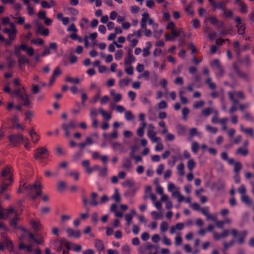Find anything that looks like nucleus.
Wrapping results in <instances>:
<instances>
[{
	"label": "nucleus",
	"instance_id": "7ed1b4c3",
	"mask_svg": "<svg viewBox=\"0 0 254 254\" xmlns=\"http://www.w3.org/2000/svg\"><path fill=\"white\" fill-rule=\"evenodd\" d=\"M61 127L65 132V136L69 137L70 135V130L76 128L77 122L75 120H72L68 123H64L63 124Z\"/></svg>",
	"mask_w": 254,
	"mask_h": 254
},
{
	"label": "nucleus",
	"instance_id": "9d476101",
	"mask_svg": "<svg viewBox=\"0 0 254 254\" xmlns=\"http://www.w3.org/2000/svg\"><path fill=\"white\" fill-rule=\"evenodd\" d=\"M37 28L36 32L37 34H42L44 36H48L49 34V31L47 28H44L43 25L39 24L38 21L36 22Z\"/></svg>",
	"mask_w": 254,
	"mask_h": 254
},
{
	"label": "nucleus",
	"instance_id": "58836bf2",
	"mask_svg": "<svg viewBox=\"0 0 254 254\" xmlns=\"http://www.w3.org/2000/svg\"><path fill=\"white\" fill-rule=\"evenodd\" d=\"M184 168L185 165L183 163H180L177 165V169L178 172V174L181 176L185 174Z\"/></svg>",
	"mask_w": 254,
	"mask_h": 254
},
{
	"label": "nucleus",
	"instance_id": "f3484780",
	"mask_svg": "<svg viewBox=\"0 0 254 254\" xmlns=\"http://www.w3.org/2000/svg\"><path fill=\"white\" fill-rule=\"evenodd\" d=\"M135 61V58L132 54L131 51H128L127 53V56L125 60V64L126 65L131 64L132 63H134Z\"/></svg>",
	"mask_w": 254,
	"mask_h": 254
},
{
	"label": "nucleus",
	"instance_id": "8fccbe9b",
	"mask_svg": "<svg viewBox=\"0 0 254 254\" xmlns=\"http://www.w3.org/2000/svg\"><path fill=\"white\" fill-rule=\"evenodd\" d=\"M121 250L122 254H130V249L127 245L123 246Z\"/></svg>",
	"mask_w": 254,
	"mask_h": 254
},
{
	"label": "nucleus",
	"instance_id": "4468645a",
	"mask_svg": "<svg viewBox=\"0 0 254 254\" xmlns=\"http://www.w3.org/2000/svg\"><path fill=\"white\" fill-rule=\"evenodd\" d=\"M66 232L68 236L70 237H75L78 238L81 236V232L79 230L74 231L70 228H67L66 229Z\"/></svg>",
	"mask_w": 254,
	"mask_h": 254
},
{
	"label": "nucleus",
	"instance_id": "79ce46f5",
	"mask_svg": "<svg viewBox=\"0 0 254 254\" xmlns=\"http://www.w3.org/2000/svg\"><path fill=\"white\" fill-rule=\"evenodd\" d=\"M205 102L203 100H199L195 102L193 105V107L194 109H197L202 108L204 106Z\"/></svg>",
	"mask_w": 254,
	"mask_h": 254
},
{
	"label": "nucleus",
	"instance_id": "5701e85b",
	"mask_svg": "<svg viewBox=\"0 0 254 254\" xmlns=\"http://www.w3.org/2000/svg\"><path fill=\"white\" fill-rule=\"evenodd\" d=\"M52 243L55 245H57L59 243L64 244L65 247L67 248V250H69L70 249V243L68 242H66L64 239H62L61 241H59L58 240L54 241Z\"/></svg>",
	"mask_w": 254,
	"mask_h": 254
},
{
	"label": "nucleus",
	"instance_id": "bb28decb",
	"mask_svg": "<svg viewBox=\"0 0 254 254\" xmlns=\"http://www.w3.org/2000/svg\"><path fill=\"white\" fill-rule=\"evenodd\" d=\"M95 247L99 252H101L104 250V244L101 240H95Z\"/></svg>",
	"mask_w": 254,
	"mask_h": 254
},
{
	"label": "nucleus",
	"instance_id": "774afa93",
	"mask_svg": "<svg viewBox=\"0 0 254 254\" xmlns=\"http://www.w3.org/2000/svg\"><path fill=\"white\" fill-rule=\"evenodd\" d=\"M129 82V80L128 79H121L119 81V86L121 88L127 86Z\"/></svg>",
	"mask_w": 254,
	"mask_h": 254
},
{
	"label": "nucleus",
	"instance_id": "393cba45",
	"mask_svg": "<svg viewBox=\"0 0 254 254\" xmlns=\"http://www.w3.org/2000/svg\"><path fill=\"white\" fill-rule=\"evenodd\" d=\"M196 166V163L193 159H190L187 162V167L190 172H192Z\"/></svg>",
	"mask_w": 254,
	"mask_h": 254
},
{
	"label": "nucleus",
	"instance_id": "3c124183",
	"mask_svg": "<svg viewBox=\"0 0 254 254\" xmlns=\"http://www.w3.org/2000/svg\"><path fill=\"white\" fill-rule=\"evenodd\" d=\"M239 6L240 8V11L243 13H246L248 12V6L244 2H240Z\"/></svg>",
	"mask_w": 254,
	"mask_h": 254
},
{
	"label": "nucleus",
	"instance_id": "4c0bfd02",
	"mask_svg": "<svg viewBox=\"0 0 254 254\" xmlns=\"http://www.w3.org/2000/svg\"><path fill=\"white\" fill-rule=\"evenodd\" d=\"M223 16L227 18H232L234 15L232 10L230 9H226L223 11Z\"/></svg>",
	"mask_w": 254,
	"mask_h": 254
},
{
	"label": "nucleus",
	"instance_id": "0e129e2a",
	"mask_svg": "<svg viewBox=\"0 0 254 254\" xmlns=\"http://www.w3.org/2000/svg\"><path fill=\"white\" fill-rule=\"evenodd\" d=\"M25 88H22V89H18L15 90L13 93L15 96H17L20 98L21 96L25 93Z\"/></svg>",
	"mask_w": 254,
	"mask_h": 254
},
{
	"label": "nucleus",
	"instance_id": "0eeeda50",
	"mask_svg": "<svg viewBox=\"0 0 254 254\" xmlns=\"http://www.w3.org/2000/svg\"><path fill=\"white\" fill-rule=\"evenodd\" d=\"M146 251H147L148 254H158L157 248L151 244H147L139 249V252L142 253H144Z\"/></svg>",
	"mask_w": 254,
	"mask_h": 254
},
{
	"label": "nucleus",
	"instance_id": "412c9836",
	"mask_svg": "<svg viewBox=\"0 0 254 254\" xmlns=\"http://www.w3.org/2000/svg\"><path fill=\"white\" fill-rule=\"evenodd\" d=\"M20 98L22 101L23 105L24 106H28L31 104V101L29 99V96L25 92L21 96Z\"/></svg>",
	"mask_w": 254,
	"mask_h": 254
},
{
	"label": "nucleus",
	"instance_id": "f03ea898",
	"mask_svg": "<svg viewBox=\"0 0 254 254\" xmlns=\"http://www.w3.org/2000/svg\"><path fill=\"white\" fill-rule=\"evenodd\" d=\"M22 188H24L27 194L32 199H35L38 196L41 194L42 187L40 184L26 185L24 183L22 185Z\"/></svg>",
	"mask_w": 254,
	"mask_h": 254
},
{
	"label": "nucleus",
	"instance_id": "f8f14e48",
	"mask_svg": "<svg viewBox=\"0 0 254 254\" xmlns=\"http://www.w3.org/2000/svg\"><path fill=\"white\" fill-rule=\"evenodd\" d=\"M15 209L13 207H10L8 209L0 210V219H6L9 215L14 212Z\"/></svg>",
	"mask_w": 254,
	"mask_h": 254
},
{
	"label": "nucleus",
	"instance_id": "72a5a7b5",
	"mask_svg": "<svg viewBox=\"0 0 254 254\" xmlns=\"http://www.w3.org/2000/svg\"><path fill=\"white\" fill-rule=\"evenodd\" d=\"M65 81L68 82H71L76 84H79L80 82V80L78 77L73 78L70 76H66Z\"/></svg>",
	"mask_w": 254,
	"mask_h": 254
},
{
	"label": "nucleus",
	"instance_id": "39448f33",
	"mask_svg": "<svg viewBox=\"0 0 254 254\" xmlns=\"http://www.w3.org/2000/svg\"><path fill=\"white\" fill-rule=\"evenodd\" d=\"M228 94L230 99L234 104H236L238 103V99L243 100L245 98L244 93L241 91L238 92H228Z\"/></svg>",
	"mask_w": 254,
	"mask_h": 254
},
{
	"label": "nucleus",
	"instance_id": "aec40b11",
	"mask_svg": "<svg viewBox=\"0 0 254 254\" xmlns=\"http://www.w3.org/2000/svg\"><path fill=\"white\" fill-rule=\"evenodd\" d=\"M99 111L105 120L109 121L112 118V114L107 112L103 108H100Z\"/></svg>",
	"mask_w": 254,
	"mask_h": 254
},
{
	"label": "nucleus",
	"instance_id": "13d9d810",
	"mask_svg": "<svg viewBox=\"0 0 254 254\" xmlns=\"http://www.w3.org/2000/svg\"><path fill=\"white\" fill-rule=\"evenodd\" d=\"M190 110L187 108L184 107L182 110V115H183V119L185 121H187L188 120V115L190 113Z\"/></svg>",
	"mask_w": 254,
	"mask_h": 254
},
{
	"label": "nucleus",
	"instance_id": "c9c22d12",
	"mask_svg": "<svg viewBox=\"0 0 254 254\" xmlns=\"http://www.w3.org/2000/svg\"><path fill=\"white\" fill-rule=\"evenodd\" d=\"M79 173L78 171H70L66 173V175L73 177L75 181H77L79 178Z\"/></svg>",
	"mask_w": 254,
	"mask_h": 254
},
{
	"label": "nucleus",
	"instance_id": "6e6552de",
	"mask_svg": "<svg viewBox=\"0 0 254 254\" xmlns=\"http://www.w3.org/2000/svg\"><path fill=\"white\" fill-rule=\"evenodd\" d=\"M111 145L114 151H119L120 153H123L127 151L125 146L119 142H113L111 143Z\"/></svg>",
	"mask_w": 254,
	"mask_h": 254
},
{
	"label": "nucleus",
	"instance_id": "bf43d9fd",
	"mask_svg": "<svg viewBox=\"0 0 254 254\" xmlns=\"http://www.w3.org/2000/svg\"><path fill=\"white\" fill-rule=\"evenodd\" d=\"M56 150L57 154L60 156H63L65 153V152L64 148L60 145H58L56 147Z\"/></svg>",
	"mask_w": 254,
	"mask_h": 254
},
{
	"label": "nucleus",
	"instance_id": "cd10ccee",
	"mask_svg": "<svg viewBox=\"0 0 254 254\" xmlns=\"http://www.w3.org/2000/svg\"><path fill=\"white\" fill-rule=\"evenodd\" d=\"M3 243L5 247H6L10 251H12L13 250L12 243L8 238H4L3 241Z\"/></svg>",
	"mask_w": 254,
	"mask_h": 254
},
{
	"label": "nucleus",
	"instance_id": "c756f323",
	"mask_svg": "<svg viewBox=\"0 0 254 254\" xmlns=\"http://www.w3.org/2000/svg\"><path fill=\"white\" fill-rule=\"evenodd\" d=\"M228 3H229V0H226L225 1H220L217 4L216 9L218 8L222 11H224L226 9V7Z\"/></svg>",
	"mask_w": 254,
	"mask_h": 254
},
{
	"label": "nucleus",
	"instance_id": "ddd939ff",
	"mask_svg": "<svg viewBox=\"0 0 254 254\" xmlns=\"http://www.w3.org/2000/svg\"><path fill=\"white\" fill-rule=\"evenodd\" d=\"M233 66L238 76L245 80L248 79L249 74L247 73L241 72L236 64H234Z\"/></svg>",
	"mask_w": 254,
	"mask_h": 254
},
{
	"label": "nucleus",
	"instance_id": "37998d69",
	"mask_svg": "<svg viewBox=\"0 0 254 254\" xmlns=\"http://www.w3.org/2000/svg\"><path fill=\"white\" fill-rule=\"evenodd\" d=\"M151 191H152V188H151V186H147L145 187V194L143 196L144 199L146 200L149 198V195L150 193H152Z\"/></svg>",
	"mask_w": 254,
	"mask_h": 254
},
{
	"label": "nucleus",
	"instance_id": "423d86ee",
	"mask_svg": "<svg viewBox=\"0 0 254 254\" xmlns=\"http://www.w3.org/2000/svg\"><path fill=\"white\" fill-rule=\"evenodd\" d=\"M8 138L10 143L13 146H16L25 141V137L21 134L10 135Z\"/></svg>",
	"mask_w": 254,
	"mask_h": 254
},
{
	"label": "nucleus",
	"instance_id": "1a4fd4ad",
	"mask_svg": "<svg viewBox=\"0 0 254 254\" xmlns=\"http://www.w3.org/2000/svg\"><path fill=\"white\" fill-rule=\"evenodd\" d=\"M48 152V149L45 146L38 148L36 150V153L34 155V157L36 160H41L43 158L42 156L46 154Z\"/></svg>",
	"mask_w": 254,
	"mask_h": 254
},
{
	"label": "nucleus",
	"instance_id": "09e8293b",
	"mask_svg": "<svg viewBox=\"0 0 254 254\" xmlns=\"http://www.w3.org/2000/svg\"><path fill=\"white\" fill-rule=\"evenodd\" d=\"M241 236L238 239V242L240 244H242L245 242V238L246 237L247 235V232L246 231H244L242 232V233L239 234Z\"/></svg>",
	"mask_w": 254,
	"mask_h": 254
},
{
	"label": "nucleus",
	"instance_id": "473e14b6",
	"mask_svg": "<svg viewBox=\"0 0 254 254\" xmlns=\"http://www.w3.org/2000/svg\"><path fill=\"white\" fill-rule=\"evenodd\" d=\"M92 200L90 204L93 206H96L99 204V202L96 200L98 194L96 192H92L91 194Z\"/></svg>",
	"mask_w": 254,
	"mask_h": 254
},
{
	"label": "nucleus",
	"instance_id": "6e6d98bb",
	"mask_svg": "<svg viewBox=\"0 0 254 254\" xmlns=\"http://www.w3.org/2000/svg\"><path fill=\"white\" fill-rule=\"evenodd\" d=\"M240 46V43L238 41H236L234 42L233 46L238 55H239L241 52Z\"/></svg>",
	"mask_w": 254,
	"mask_h": 254
},
{
	"label": "nucleus",
	"instance_id": "49530a36",
	"mask_svg": "<svg viewBox=\"0 0 254 254\" xmlns=\"http://www.w3.org/2000/svg\"><path fill=\"white\" fill-rule=\"evenodd\" d=\"M112 198L114 199L117 202H120L121 201V197L118 189L115 190V192L112 195Z\"/></svg>",
	"mask_w": 254,
	"mask_h": 254
},
{
	"label": "nucleus",
	"instance_id": "f704fd0d",
	"mask_svg": "<svg viewBox=\"0 0 254 254\" xmlns=\"http://www.w3.org/2000/svg\"><path fill=\"white\" fill-rule=\"evenodd\" d=\"M18 63L19 65L21 66L22 64H29V61L28 59L26 58V57L24 55L18 56Z\"/></svg>",
	"mask_w": 254,
	"mask_h": 254
},
{
	"label": "nucleus",
	"instance_id": "e2e57ef3",
	"mask_svg": "<svg viewBox=\"0 0 254 254\" xmlns=\"http://www.w3.org/2000/svg\"><path fill=\"white\" fill-rule=\"evenodd\" d=\"M37 245H41L44 243V239L43 237L41 235H38L34 241Z\"/></svg>",
	"mask_w": 254,
	"mask_h": 254
},
{
	"label": "nucleus",
	"instance_id": "c85d7f7f",
	"mask_svg": "<svg viewBox=\"0 0 254 254\" xmlns=\"http://www.w3.org/2000/svg\"><path fill=\"white\" fill-rule=\"evenodd\" d=\"M205 83L209 86V87L211 89L214 90L216 89V85L215 84V83L212 82L210 77H208V78L205 81Z\"/></svg>",
	"mask_w": 254,
	"mask_h": 254
},
{
	"label": "nucleus",
	"instance_id": "a19ab883",
	"mask_svg": "<svg viewBox=\"0 0 254 254\" xmlns=\"http://www.w3.org/2000/svg\"><path fill=\"white\" fill-rule=\"evenodd\" d=\"M125 118L127 121H132L134 118V116L130 111L125 112Z\"/></svg>",
	"mask_w": 254,
	"mask_h": 254
},
{
	"label": "nucleus",
	"instance_id": "864d4df0",
	"mask_svg": "<svg viewBox=\"0 0 254 254\" xmlns=\"http://www.w3.org/2000/svg\"><path fill=\"white\" fill-rule=\"evenodd\" d=\"M31 42L36 45H43L44 44V41L40 38L33 39L31 40Z\"/></svg>",
	"mask_w": 254,
	"mask_h": 254
},
{
	"label": "nucleus",
	"instance_id": "dca6fc26",
	"mask_svg": "<svg viewBox=\"0 0 254 254\" xmlns=\"http://www.w3.org/2000/svg\"><path fill=\"white\" fill-rule=\"evenodd\" d=\"M240 130L241 131L243 132L247 135H249L251 138H254V130L253 128H245L243 125H240Z\"/></svg>",
	"mask_w": 254,
	"mask_h": 254
},
{
	"label": "nucleus",
	"instance_id": "6ab92c4d",
	"mask_svg": "<svg viewBox=\"0 0 254 254\" xmlns=\"http://www.w3.org/2000/svg\"><path fill=\"white\" fill-rule=\"evenodd\" d=\"M239 63L246 67L250 66L251 65V61L250 56L246 55L243 59L239 61Z\"/></svg>",
	"mask_w": 254,
	"mask_h": 254
},
{
	"label": "nucleus",
	"instance_id": "e433bc0d",
	"mask_svg": "<svg viewBox=\"0 0 254 254\" xmlns=\"http://www.w3.org/2000/svg\"><path fill=\"white\" fill-rule=\"evenodd\" d=\"M199 148V145L196 141H193L191 143V149L194 154H197Z\"/></svg>",
	"mask_w": 254,
	"mask_h": 254
},
{
	"label": "nucleus",
	"instance_id": "2f4dec72",
	"mask_svg": "<svg viewBox=\"0 0 254 254\" xmlns=\"http://www.w3.org/2000/svg\"><path fill=\"white\" fill-rule=\"evenodd\" d=\"M31 224L32 225V228L35 231H39V230L42 227V225L40 222H37L33 220L31 221Z\"/></svg>",
	"mask_w": 254,
	"mask_h": 254
},
{
	"label": "nucleus",
	"instance_id": "338daca9",
	"mask_svg": "<svg viewBox=\"0 0 254 254\" xmlns=\"http://www.w3.org/2000/svg\"><path fill=\"white\" fill-rule=\"evenodd\" d=\"M168 228V224L165 221H163L160 225V231L161 232H165Z\"/></svg>",
	"mask_w": 254,
	"mask_h": 254
},
{
	"label": "nucleus",
	"instance_id": "f257e3e1",
	"mask_svg": "<svg viewBox=\"0 0 254 254\" xmlns=\"http://www.w3.org/2000/svg\"><path fill=\"white\" fill-rule=\"evenodd\" d=\"M0 191L3 192L7 188L12 184L13 181L11 167H6L2 172L0 177Z\"/></svg>",
	"mask_w": 254,
	"mask_h": 254
},
{
	"label": "nucleus",
	"instance_id": "4d7b16f0",
	"mask_svg": "<svg viewBox=\"0 0 254 254\" xmlns=\"http://www.w3.org/2000/svg\"><path fill=\"white\" fill-rule=\"evenodd\" d=\"M210 65L212 67L215 68V69L222 66L220 63V61L217 59H215V60H213L210 63Z\"/></svg>",
	"mask_w": 254,
	"mask_h": 254
},
{
	"label": "nucleus",
	"instance_id": "603ef678",
	"mask_svg": "<svg viewBox=\"0 0 254 254\" xmlns=\"http://www.w3.org/2000/svg\"><path fill=\"white\" fill-rule=\"evenodd\" d=\"M100 95H101V90H100V89H99L98 92L93 97L92 100H91L90 103L93 104H95L98 101V100L100 99Z\"/></svg>",
	"mask_w": 254,
	"mask_h": 254
},
{
	"label": "nucleus",
	"instance_id": "69168bd1",
	"mask_svg": "<svg viewBox=\"0 0 254 254\" xmlns=\"http://www.w3.org/2000/svg\"><path fill=\"white\" fill-rule=\"evenodd\" d=\"M155 142L157 143V144L155 147V150L156 151H160L163 149V145L161 142V140H157V141H155Z\"/></svg>",
	"mask_w": 254,
	"mask_h": 254
},
{
	"label": "nucleus",
	"instance_id": "5fc2aeb1",
	"mask_svg": "<svg viewBox=\"0 0 254 254\" xmlns=\"http://www.w3.org/2000/svg\"><path fill=\"white\" fill-rule=\"evenodd\" d=\"M82 165L85 168V171L88 174V169H90V162L88 160H84L81 163Z\"/></svg>",
	"mask_w": 254,
	"mask_h": 254
},
{
	"label": "nucleus",
	"instance_id": "ea45409f",
	"mask_svg": "<svg viewBox=\"0 0 254 254\" xmlns=\"http://www.w3.org/2000/svg\"><path fill=\"white\" fill-rule=\"evenodd\" d=\"M224 74V71L222 66H221L217 69L215 71V75L217 78L222 77Z\"/></svg>",
	"mask_w": 254,
	"mask_h": 254
},
{
	"label": "nucleus",
	"instance_id": "20e7f679",
	"mask_svg": "<svg viewBox=\"0 0 254 254\" xmlns=\"http://www.w3.org/2000/svg\"><path fill=\"white\" fill-rule=\"evenodd\" d=\"M147 135L152 143H155V141L161 140L160 137L157 136V132L155 130V127L152 124H149L147 126Z\"/></svg>",
	"mask_w": 254,
	"mask_h": 254
},
{
	"label": "nucleus",
	"instance_id": "4be33fe9",
	"mask_svg": "<svg viewBox=\"0 0 254 254\" xmlns=\"http://www.w3.org/2000/svg\"><path fill=\"white\" fill-rule=\"evenodd\" d=\"M117 205L115 203H113L111 206L110 210L111 211L114 212L116 216L118 217H122L123 215V213L117 211Z\"/></svg>",
	"mask_w": 254,
	"mask_h": 254
},
{
	"label": "nucleus",
	"instance_id": "052dcab7",
	"mask_svg": "<svg viewBox=\"0 0 254 254\" xmlns=\"http://www.w3.org/2000/svg\"><path fill=\"white\" fill-rule=\"evenodd\" d=\"M227 121L228 119L227 118H224L220 120L219 123L222 126V129L223 130H226L227 129V126L226 124V122Z\"/></svg>",
	"mask_w": 254,
	"mask_h": 254
},
{
	"label": "nucleus",
	"instance_id": "a18cd8bd",
	"mask_svg": "<svg viewBox=\"0 0 254 254\" xmlns=\"http://www.w3.org/2000/svg\"><path fill=\"white\" fill-rule=\"evenodd\" d=\"M236 26L238 28V34L240 35H244L245 32V25L244 24H241V25H237Z\"/></svg>",
	"mask_w": 254,
	"mask_h": 254
},
{
	"label": "nucleus",
	"instance_id": "2eb2a0df",
	"mask_svg": "<svg viewBox=\"0 0 254 254\" xmlns=\"http://www.w3.org/2000/svg\"><path fill=\"white\" fill-rule=\"evenodd\" d=\"M132 162L130 158L125 157L123 160L122 167L127 170H130L132 168Z\"/></svg>",
	"mask_w": 254,
	"mask_h": 254
},
{
	"label": "nucleus",
	"instance_id": "a878e982",
	"mask_svg": "<svg viewBox=\"0 0 254 254\" xmlns=\"http://www.w3.org/2000/svg\"><path fill=\"white\" fill-rule=\"evenodd\" d=\"M133 35L129 34L127 36V40L130 42L131 47H134L137 45L138 41V40L136 39H131Z\"/></svg>",
	"mask_w": 254,
	"mask_h": 254
},
{
	"label": "nucleus",
	"instance_id": "c03bdc74",
	"mask_svg": "<svg viewBox=\"0 0 254 254\" xmlns=\"http://www.w3.org/2000/svg\"><path fill=\"white\" fill-rule=\"evenodd\" d=\"M81 103L82 105L84 106L85 105V102L88 98V96L83 90H81Z\"/></svg>",
	"mask_w": 254,
	"mask_h": 254
},
{
	"label": "nucleus",
	"instance_id": "680f3d73",
	"mask_svg": "<svg viewBox=\"0 0 254 254\" xmlns=\"http://www.w3.org/2000/svg\"><path fill=\"white\" fill-rule=\"evenodd\" d=\"M124 52L122 50H118L115 54V58L117 61L120 60L123 57Z\"/></svg>",
	"mask_w": 254,
	"mask_h": 254
},
{
	"label": "nucleus",
	"instance_id": "de8ad7c7",
	"mask_svg": "<svg viewBox=\"0 0 254 254\" xmlns=\"http://www.w3.org/2000/svg\"><path fill=\"white\" fill-rule=\"evenodd\" d=\"M212 112V109L211 108H205L201 111V114L204 117L209 116Z\"/></svg>",
	"mask_w": 254,
	"mask_h": 254
},
{
	"label": "nucleus",
	"instance_id": "7c9ffc66",
	"mask_svg": "<svg viewBox=\"0 0 254 254\" xmlns=\"http://www.w3.org/2000/svg\"><path fill=\"white\" fill-rule=\"evenodd\" d=\"M249 153V150L247 148L240 147L236 152V154H241L244 156H247Z\"/></svg>",
	"mask_w": 254,
	"mask_h": 254
},
{
	"label": "nucleus",
	"instance_id": "a211bd4d",
	"mask_svg": "<svg viewBox=\"0 0 254 254\" xmlns=\"http://www.w3.org/2000/svg\"><path fill=\"white\" fill-rule=\"evenodd\" d=\"M208 19L212 24L218 27H221L224 25L223 21H219L215 16H211Z\"/></svg>",
	"mask_w": 254,
	"mask_h": 254
},
{
	"label": "nucleus",
	"instance_id": "b1692460",
	"mask_svg": "<svg viewBox=\"0 0 254 254\" xmlns=\"http://www.w3.org/2000/svg\"><path fill=\"white\" fill-rule=\"evenodd\" d=\"M241 200L248 206H251L252 205V200L247 195L241 196Z\"/></svg>",
	"mask_w": 254,
	"mask_h": 254
},
{
	"label": "nucleus",
	"instance_id": "9b49d317",
	"mask_svg": "<svg viewBox=\"0 0 254 254\" xmlns=\"http://www.w3.org/2000/svg\"><path fill=\"white\" fill-rule=\"evenodd\" d=\"M230 232L228 230L225 229L221 234H219L216 232H213V238L216 240H220L223 238H226L229 235Z\"/></svg>",
	"mask_w": 254,
	"mask_h": 254
}]
</instances>
